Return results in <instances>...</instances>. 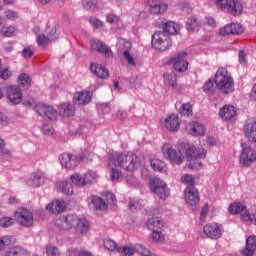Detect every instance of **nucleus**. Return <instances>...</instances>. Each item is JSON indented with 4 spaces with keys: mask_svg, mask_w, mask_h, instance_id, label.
Instances as JSON below:
<instances>
[{
    "mask_svg": "<svg viewBox=\"0 0 256 256\" xmlns=\"http://www.w3.org/2000/svg\"><path fill=\"white\" fill-rule=\"evenodd\" d=\"M214 83L220 93H224V95H228L235 91V81L225 68H220L216 71Z\"/></svg>",
    "mask_w": 256,
    "mask_h": 256,
    "instance_id": "2",
    "label": "nucleus"
},
{
    "mask_svg": "<svg viewBox=\"0 0 256 256\" xmlns=\"http://www.w3.org/2000/svg\"><path fill=\"white\" fill-rule=\"evenodd\" d=\"M152 239L155 243H165V236L161 233V230L152 232Z\"/></svg>",
    "mask_w": 256,
    "mask_h": 256,
    "instance_id": "51",
    "label": "nucleus"
},
{
    "mask_svg": "<svg viewBox=\"0 0 256 256\" xmlns=\"http://www.w3.org/2000/svg\"><path fill=\"white\" fill-rule=\"evenodd\" d=\"M147 5L150 13L153 15H163L167 12V9H169L167 3L160 2L159 0H147Z\"/></svg>",
    "mask_w": 256,
    "mask_h": 256,
    "instance_id": "15",
    "label": "nucleus"
},
{
    "mask_svg": "<svg viewBox=\"0 0 256 256\" xmlns=\"http://www.w3.org/2000/svg\"><path fill=\"white\" fill-rule=\"evenodd\" d=\"M97 173L94 171H88L86 174H84V179L86 181V185H89L91 183H93V181H95V179H97Z\"/></svg>",
    "mask_w": 256,
    "mask_h": 256,
    "instance_id": "52",
    "label": "nucleus"
},
{
    "mask_svg": "<svg viewBox=\"0 0 256 256\" xmlns=\"http://www.w3.org/2000/svg\"><path fill=\"white\" fill-rule=\"evenodd\" d=\"M117 253H119L120 256H133L135 255V248L131 247H123L117 249Z\"/></svg>",
    "mask_w": 256,
    "mask_h": 256,
    "instance_id": "48",
    "label": "nucleus"
},
{
    "mask_svg": "<svg viewBox=\"0 0 256 256\" xmlns=\"http://www.w3.org/2000/svg\"><path fill=\"white\" fill-rule=\"evenodd\" d=\"M89 201L90 205L93 206V209H95V211H107V209H109L107 202H105L99 196L92 195L90 196Z\"/></svg>",
    "mask_w": 256,
    "mask_h": 256,
    "instance_id": "27",
    "label": "nucleus"
},
{
    "mask_svg": "<svg viewBox=\"0 0 256 256\" xmlns=\"http://www.w3.org/2000/svg\"><path fill=\"white\" fill-rule=\"evenodd\" d=\"M163 29L165 33H169V35H177L179 33V24L173 22V21H168L163 25Z\"/></svg>",
    "mask_w": 256,
    "mask_h": 256,
    "instance_id": "35",
    "label": "nucleus"
},
{
    "mask_svg": "<svg viewBox=\"0 0 256 256\" xmlns=\"http://www.w3.org/2000/svg\"><path fill=\"white\" fill-rule=\"evenodd\" d=\"M7 99L12 105H19L23 101V92L19 86H8L6 89Z\"/></svg>",
    "mask_w": 256,
    "mask_h": 256,
    "instance_id": "14",
    "label": "nucleus"
},
{
    "mask_svg": "<svg viewBox=\"0 0 256 256\" xmlns=\"http://www.w3.org/2000/svg\"><path fill=\"white\" fill-rule=\"evenodd\" d=\"M180 115H182L183 117H189L193 115V107L191 106V104H183L180 108Z\"/></svg>",
    "mask_w": 256,
    "mask_h": 256,
    "instance_id": "41",
    "label": "nucleus"
},
{
    "mask_svg": "<svg viewBox=\"0 0 256 256\" xmlns=\"http://www.w3.org/2000/svg\"><path fill=\"white\" fill-rule=\"evenodd\" d=\"M209 213V206L205 205L200 212V221H205L207 214Z\"/></svg>",
    "mask_w": 256,
    "mask_h": 256,
    "instance_id": "62",
    "label": "nucleus"
},
{
    "mask_svg": "<svg viewBox=\"0 0 256 256\" xmlns=\"http://www.w3.org/2000/svg\"><path fill=\"white\" fill-rule=\"evenodd\" d=\"M110 167V179L111 181H119V179H121V177H123V173L121 172V170L117 169L118 167L115 166H108Z\"/></svg>",
    "mask_w": 256,
    "mask_h": 256,
    "instance_id": "40",
    "label": "nucleus"
},
{
    "mask_svg": "<svg viewBox=\"0 0 256 256\" xmlns=\"http://www.w3.org/2000/svg\"><path fill=\"white\" fill-rule=\"evenodd\" d=\"M79 221V216L75 214H68L66 216L59 217L55 220V226L59 231H69L75 227V224Z\"/></svg>",
    "mask_w": 256,
    "mask_h": 256,
    "instance_id": "9",
    "label": "nucleus"
},
{
    "mask_svg": "<svg viewBox=\"0 0 256 256\" xmlns=\"http://www.w3.org/2000/svg\"><path fill=\"white\" fill-rule=\"evenodd\" d=\"M186 28L190 33H197L201 29V23L196 17H190L186 22Z\"/></svg>",
    "mask_w": 256,
    "mask_h": 256,
    "instance_id": "31",
    "label": "nucleus"
},
{
    "mask_svg": "<svg viewBox=\"0 0 256 256\" xmlns=\"http://www.w3.org/2000/svg\"><path fill=\"white\" fill-rule=\"evenodd\" d=\"M106 201L110 204H115L117 203V198L115 197V194H113L112 192H107Z\"/></svg>",
    "mask_w": 256,
    "mask_h": 256,
    "instance_id": "60",
    "label": "nucleus"
},
{
    "mask_svg": "<svg viewBox=\"0 0 256 256\" xmlns=\"http://www.w3.org/2000/svg\"><path fill=\"white\" fill-rule=\"evenodd\" d=\"M161 151L164 159L169 161V163H172V165H182L183 161H185V156H183V153L177 152V150H175L174 147L169 143L163 144Z\"/></svg>",
    "mask_w": 256,
    "mask_h": 256,
    "instance_id": "6",
    "label": "nucleus"
},
{
    "mask_svg": "<svg viewBox=\"0 0 256 256\" xmlns=\"http://www.w3.org/2000/svg\"><path fill=\"white\" fill-rule=\"evenodd\" d=\"M90 71L94 73L99 79H107L109 78V70H107L105 67L92 63L90 65Z\"/></svg>",
    "mask_w": 256,
    "mask_h": 256,
    "instance_id": "29",
    "label": "nucleus"
},
{
    "mask_svg": "<svg viewBox=\"0 0 256 256\" xmlns=\"http://www.w3.org/2000/svg\"><path fill=\"white\" fill-rule=\"evenodd\" d=\"M87 155H89L87 151H83L78 157L71 153H63L60 158V163L65 169H75L77 165H79V161H82V163L89 161V156Z\"/></svg>",
    "mask_w": 256,
    "mask_h": 256,
    "instance_id": "4",
    "label": "nucleus"
},
{
    "mask_svg": "<svg viewBox=\"0 0 256 256\" xmlns=\"http://www.w3.org/2000/svg\"><path fill=\"white\" fill-rule=\"evenodd\" d=\"M70 181L76 187H85L87 182L85 181V175H81L79 173H74L70 176Z\"/></svg>",
    "mask_w": 256,
    "mask_h": 256,
    "instance_id": "33",
    "label": "nucleus"
},
{
    "mask_svg": "<svg viewBox=\"0 0 256 256\" xmlns=\"http://www.w3.org/2000/svg\"><path fill=\"white\" fill-rule=\"evenodd\" d=\"M58 191L64 195H73V185L67 181H60L57 185Z\"/></svg>",
    "mask_w": 256,
    "mask_h": 256,
    "instance_id": "34",
    "label": "nucleus"
},
{
    "mask_svg": "<svg viewBox=\"0 0 256 256\" xmlns=\"http://www.w3.org/2000/svg\"><path fill=\"white\" fill-rule=\"evenodd\" d=\"M90 23L94 27H102V25H103V22H101V20H99L97 18H90Z\"/></svg>",
    "mask_w": 256,
    "mask_h": 256,
    "instance_id": "64",
    "label": "nucleus"
},
{
    "mask_svg": "<svg viewBox=\"0 0 256 256\" xmlns=\"http://www.w3.org/2000/svg\"><path fill=\"white\" fill-rule=\"evenodd\" d=\"M13 225V218L4 217L0 219V227H11Z\"/></svg>",
    "mask_w": 256,
    "mask_h": 256,
    "instance_id": "55",
    "label": "nucleus"
},
{
    "mask_svg": "<svg viewBox=\"0 0 256 256\" xmlns=\"http://www.w3.org/2000/svg\"><path fill=\"white\" fill-rule=\"evenodd\" d=\"M214 3L216 7H218V9H221V11H225L229 3V0H214Z\"/></svg>",
    "mask_w": 256,
    "mask_h": 256,
    "instance_id": "56",
    "label": "nucleus"
},
{
    "mask_svg": "<svg viewBox=\"0 0 256 256\" xmlns=\"http://www.w3.org/2000/svg\"><path fill=\"white\" fill-rule=\"evenodd\" d=\"M14 219L22 227H31L33 225V214L27 208H18L14 212Z\"/></svg>",
    "mask_w": 256,
    "mask_h": 256,
    "instance_id": "11",
    "label": "nucleus"
},
{
    "mask_svg": "<svg viewBox=\"0 0 256 256\" xmlns=\"http://www.w3.org/2000/svg\"><path fill=\"white\" fill-rule=\"evenodd\" d=\"M74 227L77 235H85L89 231V221H87L85 218L78 217V221Z\"/></svg>",
    "mask_w": 256,
    "mask_h": 256,
    "instance_id": "30",
    "label": "nucleus"
},
{
    "mask_svg": "<svg viewBox=\"0 0 256 256\" xmlns=\"http://www.w3.org/2000/svg\"><path fill=\"white\" fill-rule=\"evenodd\" d=\"M9 77H11V70H9V68L0 66V79L7 80Z\"/></svg>",
    "mask_w": 256,
    "mask_h": 256,
    "instance_id": "54",
    "label": "nucleus"
},
{
    "mask_svg": "<svg viewBox=\"0 0 256 256\" xmlns=\"http://www.w3.org/2000/svg\"><path fill=\"white\" fill-rule=\"evenodd\" d=\"M18 83L21 87H29L31 85V77L23 73L18 76Z\"/></svg>",
    "mask_w": 256,
    "mask_h": 256,
    "instance_id": "42",
    "label": "nucleus"
},
{
    "mask_svg": "<svg viewBox=\"0 0 256 256\" xmlns=\"http://www.w3.org/2000/svg\"><path fill=\"white\" fill-rule=\"evenodd\" d=\"M245 28L241 24L231 23L220 29V35H241Z\"/></svg>",
    "mask_w": 256,
    "mask_h": 256,
    "instance_id": "18",
    "label": "nucleus"
},
{
    "mask_svg": "<svg viewBox=\"0 0 256 256\" xmlns=\"http://www.w3.org/2000/svg\"><path fill=\"white\" fill-rule=\"evenodd\" d=\"M51 41H55V38L45 35H40L37 37L39 47H45V45H48V43H51Z\"/></svg>",
    "mask_w": 256,
    "mask_h": 256,
    "instance_id": "43",
    "label": "nucleus"
},
{
    "mask_svg": "<svg viewBox=\"0 0 256 256\" xmlns=\"http://www.w3.org/2000/svg\"><path fill=\"white\" fill-rule=\"evenodd\" d=\"M35 111L40 115V117H46L50 121H55L57 119V110L53 106L47 104H37L35 106Z\"/></svg>",
    "mask_w": 256,
    "mask_h": 256,
    "instance_id": "12",
    "label": "nucleus"
},
{
    "mask_svg": "<svg viewBox=\"0 0 256 256\" xmlns=\"http://www.w3.org/2000/svg\"><path fill=\"white\" fill-rule=\"evenodd\" d=\"M229 212L231 215H239L241 213L242 221H250L256 225V213L249 212L247 206L241 202H234L229 205Z\"/></svg>",
    "mask_w": 256,
    "mask_h": 256,
    "instance_id": "5",
    "label": "nucleus"
},
{
    "mask_svg": "<svg viewBox=\"0 0 256 256\" xmlns=\"http://www.w3.org/2000/svg\"><path fill=\"white\" fill-rule=\"evenodd\" d=\"M6 256H29V252L21 248H14L6 253Z\"/></svg>",
    "mask_w": 256,
    "mask_h": 256,
    "instance_id": "44",
    "label": "nucleus"
},
{
    "mask_svg": "<svg viewBox=\"0 0 256 256\" xmlns=\"http://www.w3.org/2000/svg\"><path fill=\"white\" fill-rule=\"evenodd\" d=\"M128 207H129L130 211H135V209H141V205H139V202H137L135 200H130Z\"/></svg>",
    "mask_w": 256,
    "mask_h": 256,
    "instance_id": "61",
    "label": "nucleus"
},
{
    "mask_svg": "<svg viewBox=\"0 0 256 256\" xmlns=\"http://www.w3.org/2000/svg\"><path fill=\"white\" fill-rule=\"evenodd\" d=\"M184 199L188 205H197L199 203V190L195 186L186 187Z\"/></svg>",
    "mask_w": 256,
    "mask_h": 256,
    "instance_id": "16",
    "label": "nucleus"
},
{
    "mask_svg": "<svg viewBox=\"0 0 256 256\" xmlns=\"http://www.w3.org/2000/svg\"><path fill=\"white\" fill-rule=\"evenodd\" d=\"M0 153L2 155H11V152L5 148V140L0 138Z\"/></svg>",
    "mask_w": 256,
    "mask_h": 256,
    "instance_id": "59",
    "label": "nucleus"
},
{
    "mask_svg": "<svg viewBox=\"0 0 256 256\" xmlns=\"http://www.w3.org/2000/svg\"><path fill=\"white\" fill-rule=\"evenodd\" d=\"M181 182L187 187H195V180L190 174H184L181 178Z\"/></svg>",
    "mask_w": 256,
    "mask_h": 256,
    "instance_id": "45",
    "label": "nucleus"
},
{
    "mask_svg": "<svg viewBox=\"0 0 256 256\" xmlns=\"http://www.w3.org/2000/svg\"><path fill=\"white\" fill-rule=\"evenodd\" d=\"M206 157L207 150L204 148L196 147L193 144L186 148V158L190 169H201V167H203L201 159H205Z\"/></svg>",
    "mask_w": 256,
    "mask_h": 256,
    "instance_id": "3",
    "label": "nucleus"
},
{
    "mask_svg": "<svg viewBox=\"0 0 256 256\" xmlns=\"http://www.w3.org/2000/svg\"><path fill=\"white\" fill-rule=\"evenodd\" d=\"M92 98L89 91H80L74 94L73 101L76 105H88Z\"/></svg>",
    "mask_w": 256,
    "mask_h": 256,
    "instance_id": "25",
    "label": "nucleus"
},
{
    "mask_svg": "<svg viewBox=\"0 0 256 256\" xmlns=\"http://www.w3.org/2000/svg\"><path fill=\"white\" fill-rule=\"evenodd\" d=\"M46 209L47 211H50V213L57 215L58 213H63V211L67 209V206L65 205V201L56 200L55 202L49 203L46 206Z\"/></svg>",
    "mask_w": 256,
    "mask_h": 256,
    "instance_id": "28",
    "label": "nucleus"
},
{
    "mask_svg": "<svg viewBox=\"0 0 256 256\" xmlns=\"http://www.w3.org/2000/svg\"><path fill=\"white\" fill-rule=\"evenodd\" d=\"M1 35L4 37H13L15 35V27L13 26H4L0 30Z\"/></svg>",
    "mask_w": 256,
    "mask_h": 256,
    "instance_id": "47",
    "label": "nucleus"
},
{
    "mask_svg": "<svg viewBox=\"0 0 256 256\" xmlns=\"http://www.w3.org/2000/svg\"><path fill=\"white\" fill-rule=\"evenodd\" d=\"M186 131L193 137H203L205 135V126L198 122H190L186 125Z\"/></svg>",
    "mask_w": 256,
    "mask_h": 256,
    "instance_id": "20",
    "label": "nucleus"
},
{
    "mask_svg": "<svg viewBox=\"0 0 256 256\" xmlns=\"http://www.w3.org/2000/svg\"><path fill=\"white\" fill-rule=\"evenodd\" d=\"M224 11H227L230 15L237 17V15H241L243 13V4L239 0H228V4Z\"/></svg>",
    "mask_w": 256,
    "mask_h": 256,
    "instance_id": "21",
    "label": "nucleus"
},
{
    "mask_svg": "<svg viewBox=\"0 0 256 256\" xmlns=\"http://www.w3.org/2000/svg\"><path fill=\"white\" fill-rule=\"evenodd\" d=\"M45 181H46V177L44 172L37 171L34 173V177H33L34 187H41L42 185H45Z\"/></svg>",
    "mask_w": 256,
    "mask_h": 256,
    "instance_id": "36",
    "label": "nucleus"
},
{
    "mask_svg": "<svg viewBox=\"0 0 256 256\" xmlns=\"http://www.w3.org/2000/svg\"><path fill=\"white\" fill-rule=\"evenodd\" d=\"M108 167H118V169L133 173L141 167V160L139 159V156L131 152H109Z\"/></svg>",
    "mask_w": 256,
    "mask_h": 256,
    "instance_id": "1",
    "label": "nucleus"
},
{
    "mask_svg": "<svg viewBox=\"0 0 256 256\" xmlns=\"http://www.w3.org/2000/svg\"><path fill=\"white\" fill-rule=\"evenodd\" d=\"M150 165L153 169V171H158V173H161L163 169L165 168V162H163L160 159L154 158L150 161Z\"/></svg>",
    "mask_w": 256,
    "mask_h": 256,
    "instance_id": "38",
    "label": "nucleus"
},
{
    "mask_svg": "<svg viewBox=\"0 0 256 256\" xmlns=\"http://www.w3.org/2000/svg\"><path fill=\"white\" fill-rule=\"evenodd\" d=\"M203 91L204 93H208L209 95H211V93L215 91V85H213V80H208L205 82V84L203 85Z\"/></svg>",
    "mask_w": 256,
    "mask_h": 256,
    "instance_id": "53",
    "label": "nucleus"
},
{
    "mask_svg": "<svg viewBox=\"0 0 256 256\" xmlns=\"http://www.w3.org/2000/svg\"><path fill=\"white\" fill-rule=\"evenodd\" d=\"M256 251V236H249L246 239V246L240 251L243 256H253Z\"/></svg>",
    "mask_w": 256,
    "mask_h": 256,
    "instance_id": "24",
    "label": "nucleus"
},
{
    "mask_svg": "<svg viewBox=\"0 0 256 256\" xmlns=\"http://www.w3.org/2000/svg\"><path fill=\"white\" fill-rule=\"evenodd\" d=\"M46 255L47 256H61V252L57 246L47 245L46 246Z\"/></svg>",
    "mask_w": 256,
    "mask_h": 256,
    "instance_id": "49",
    "label": "nucleus"
},
{
    "mask_svg": "<svg viewBox=\"0 0 256 256\" xmlns=\"http://www.w3.org/2000/svg\"><path fill=\"white\" fill-rule=\"evenodd\" d=\"M186 57L187 53L182 52L176 55L174 58L170 59V63H174L173 68L178 73H185V71H187V68L189 67V62L185 60Z\"/></svg>",
    "mask_w": 256,
    "mask_h": 256,
    "instance_id": "13",
    "label": "nucleus"
},
{
    "mask_svg": "<svg viewBox=\"0 0 256 256\" xmlns=\"http://www.w3.org/2000/svg\"><path fill=\"white\" fill-rule=\"evenodd\" d=\"M152 191L158 195L160 199H167V197H169V189H167V184H164L163 186H160V188Z\"/></svg>",
    "mask_w": 256,
    "mask_h": 256,
    "instance_id": "39",
    "label": "nucleus"
},
{
    "mask_svg": "<svg viewBox=\"0 0 256 256\" xmlns=\"http://www.w3.org/2000/svg\"><path fill=\"white\" fill-rule=\"evenodd\" d=\"M235 115H237V108L233 105H224L219 111V117H221L223 121H231Z\"/></svg>",
    "mask_w": 256,
    "mask_h": 256,
    "instance_id": "23",
    "label": "nucleus"
},
{
    "mask_svg": "<svg viewBox=\"0 0 256 256\" xmlns=\"http://www.w3.org/2000/svg\"><path fill=\"white\" fill-rule=\"evenodd\" d=\"M103 244H104L105 249H107L108 251H116L117 252V249H119V247H117V242H115L114 240H111V239H105Z\"/></svg>",
    "mask_w": 256,
    "mask_h": 256,
    "instance_id": "46",
    "label": "nucleus"
},
{
    "mask_svg": "<svg viewBox=\"0 0 256 256\" xmlns=\"http://www.w3.org/2000/svg\"><path fill=\"white\" fill-rule=\"evenodd\" d=\"M152 47L158 51H167L171 47V38L165 32H155L152 35Z\"/></svg>",
    "mask_w": 256,
    "mask_h": 256,
    "instance_id": "7",
    "label": "nucleus"
},
{
    "mask_svg": "<svg viewBox=\"0 0 256 256\" xmlns=\"http://www.w3.org/2000/svg\"><path fill=\"white\" fill-rule=\"evenodd\" d=\"M164 83L169 87L175 88L177 87V75L175 73H165L164 74Z\"/></svg>",
    "mask_w": 256,
    "mask_h": 256,
    "instance_id": "37",
    "label": "nucleus"
},
{
    "mask_svg": "<svg viewBox=\"0 0 256 256\" xmlns=\"http://www.w3.org/2000/svg\"><path fill=\"white\" fill-rule=\"evenodd\" d=\"M256 161V151L251 146L242 144V150L239 156V163L243 167H251Z\"/></svg>",
    "mask_w": 256,
    "mask_h": 256,
    "instance_id": "8",
    "label": "nucleus"
},
{
    "mask_svg": "<svg viewBox=\"0 0 256 256\" xmlns=\"http://www.w3.org/2000/svg\"><path fill=\"white\" fill-rule=\"evenodd\" d=\"M58 111L62 117H73L75 106L69 102H62L58 105Z\"/></svg>",
    "mask_w": 256,
    "mask_h": 256,
    "instance_id": "26",
    "label": "nucleus"
},
{
    "mask_svg": "<svg viewBox=\"0 0 256 256\" xmlns=\"http://www.w3.org/2000/svg\"><path fill=\"white\" fill-rule=\"evenodd\" d=\"M106 21L107 23H111V24L119 23V16L115 14H108L106 16Z\"/></svg>",
    "mask_w": 256,
    "mask_h": 256,
    "instance_id": "58",
    "label": "nucleus"
},
{
    "mask_svg": "<svg viewBox=\"0 0 256 256\" xmlns=\"http://www.w3.org/2000/svg\"><path fill=\"white\" fill-rule=\"evenodd\" d=\"M165 185V182H163L159 178H153L150 182V189L151 191H155L156 189H159Z\"/></svg>",
    "mask_w": 256,
    "mask_h": 256,
    "instance_id": "50",
    "label": "nucleus"
},
{
    "mask_svg": "<svg viewBox=\"0 0 256 256\" xmlns=\"http://www.w3.org/2000/svg\"><path fill=\"white\" fill-rule=\"evenodd\" d=\"M91 47L92 49H96L98 53H102L105 57H113L111 48L99 40H91Z\"/></svg>",
    "mask_w": 256,
    "mask_h": 256,
    "instance_id": "22",
    "label": "nucleus"
},
{
    "mask_svg": "<svg viewBox=\"0 0 256 256\" xmlns=\"http://www.w3.org/2000/svg\"><path fill=\"white\" fill-rule=\"evenodd\" d=\"M203 233L207 239L217 241L223 236V225L215 222L208 223L204 226Z\"/></svg>",
    "mask_w": 256,
    "mask_h": 256,
    "instance_id": "10",
    "label": "nucleus"
},
{
    "mask_svg": "<svg viewBox=\"0 0 256 256\" xmlns=\"http://www.w3.org/2000/svg\"><path fill=\"white\" fill-rule=\"evenodd\" d=\"M129 49H131V42L129 41H123L119 45V51H121L125 61H127L128 65L130 67H136L137 62H135V58L132 57L131 53L129 52Z\"/></svg>",
    "mask_w": 256,
    "mask_h": 256,
    "instance_id": "17",
    "label": "nucleus"
},
{
    "mask_svg": "<svg viewBox=\"0 0 256 256\" xmlns=\"http://www.w3.org/2000/svg\"><path fill=\"white\" fill-rule=\"evenodd\" d=\"M42 131L43 133H45V135H53V133H55V130L53 129V127L45 124L43 127H42Z\"/></svg>",
    "mask_w": 256,
    "mask_h": 256,
    "instance_id": "63",
    "label": "nucleus"
},
{
    "mask_svg": "<svg viewBox=\"0 0 256 256\" xmlns=\"http://www.w3.org/2000/svg\"><path fill=\"white\" fill-rule=\"evenodd\" d=\"M164 125L168 131H171V133H175L179 131V128L181 127V122L179 121V116L176 114H170L165 118Z\"/></svg>",
    "mask_w": 256,
    "mask_h": 256,
    "instance_id": "19",
    "label": "nucleus"
},
{
    "mask_svg": "<svg viewBox=\"0 0 256 256\" xmlns=\"http://www.w3.org/2000/svg\"><path fill=\"white\" fill-rule=\"evenodd\" d=\"M5 16L10 21H15V19H19V14L16 11H13V10H7L5 12Z\"/></svg>",
    "mask_w": 256,
    "mask_h": 256,
    "instance_id": "57",
    "label": "nucleus"
},
{
    "mask_svg": "<svg viewBox=\"0 0 256 256\" xmlns=\"http://www.w3.org/2000/svg\"><path fill=\"white\" fill-rule=\"evenodd\" d=\"M147 227L150 231H161L163 229V221H161L159 218H150L147 221Z\"/></svg>",
    "mask_w": 256,
    "mask_h": 256,
    "instance_id": "32",
    "label": "nucleus"
}]
</instances>
